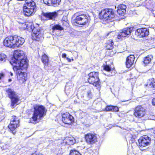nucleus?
<instances>
[{
	"instance_id": "1",
	"label": "nucleus",
	"mask_w": 155,
	"mask_h": 155,
	"mask_svg": "<svg viewBox=\"0 0 155 155\" xmlns=\"http://www.w3.org/2000/svg\"><path fill=\"white\" fill-rule=\"evenodd\" d=\"M13 56L10 63L13 66L18 79L24 82L27 79V74L24 71L28 66L26 58L24 51L21 50L15 51Z\"/></svg>"
},
{
	"instance_id": "2",
	"label": "nucleus",
	"mask_w": 155,
	"mask_h": 155,
	"mask_svg": "<svg viewBox=\"0 0 155 155\" xmlns=\"http://www.w3.org/2000/svg\"><path fill=\"white\" fill-rule=\"evenodd\" d=\"M25 41L24 38L18 35L9 36L4 40L3 44L5 46L13 48L21 45Z\"/></svg>"
},
{
	"instance_id": "3",
	"label": "nucleus",
	"mask_w": 155,
	"mask_h": 155,
	"mask_svg": "<svg viewBox=\"0 0 155 155\" xmlns=\"http://www.w3.org/2000/svg\"><path fill=\"white\" fill-rule=\"evenodd\" d=\"M22 25L25 29L32 31V36L34 39L38 41L43 38V34L39 28L35 27L31 23H24L22 24Z\"/></svg>"
},
{
	"instance_id": "4",
	"label": "nucleus",
	"mask_w": 155,
	"mask_h": 155,
	"mask_svg": "<svg viewBox=\"0 0 155 155\" xmlns=\"http://www.w3.org/2000/svg\"><path fill=\"white\" fill-rule=\"evenodd\" d=\"M23 7V11L25 15L29 16L35 13L36 11V6L33 0H26Z\"/></svg>"
},
{
	"instance_id": "5",
	"label": "nucleus",
	"mask_w": 155,
	"mask_h": 155,
	"mask_svg": "<svg viewBox=\"0 0 155 155\" xmlns=\"http://www.w3.org/2000/svg\"><path fill=\"white\" fill-rule=\"evenodd\" d=\"M34 111L33 116L30 121L31 122V120L33 121H36L38 117L39 119L42 117L46 114V110L45 107L42 105H36L34 107Z\"/></svg>"
},
{
	"instance_id": "6",
	"label": "nucleus",
	"mask_w": 155,
	"mask_h": 155,
	"mask_svg": "<svg viewBox=\"0 0 155 155\" xmlns=\"http://www.w3.org/2000/svg\"><path fill=\"white\" fill-rule=\"evenodd\" d=\"M88 82L93 84L98 89L101 87V82L99 78V73L97 72H92L88 74Z\"/></svg>"
},
{
	"instance_id": "7",
	"label": "nucleus",
	"mask_w": 155,
	"mask_h": 155,
	"mask_svg": "<svg viewBox=\"0 0 155 155\" xmlns=\"http://www.w3.org/2000/svg\"><path fill=\"white\" fill-rule=\"evenodd\" d=\"M100 18L102 20L105 21L112 20L115 17V14L111 9H106L102 10L99 14Z\"/></svg>"
},
{
	"instance_id": "8",
	"label": "nucleus",
	"mask_w": 155,
	"mask_h": 155,
	"mask_svg": "<svg viewBox=\"0 0 155 155\" xmlns=\"http://www.w3.org/2000/svg\"><path fill=\"white\" fill-rule=\"evenodd\" d=\"M5 91L9 98L11 99V106L14 107L15 104H17L19 101V97L18 95L16 94L13 90L11 88H7Z\"/></svg>"
},
{
	"instance_id": "9",
	"label": "nucleus",
	"mask_w": 155,
	"mask_h": 155,
	"mask_svg": "<svg viewBox=\"0 0 155 155\" xmlns=\"http://www.w3.org/2000/svg\"><path fill=\"white\" fill-rule=\"evenodd\" d=\"M90 18V16L87 15H80L76 17L74 20V23L79 25H84L88 22Z\"/></svg>"
},
{
	"instance_id": "10",
	"label": "nucleus",
	"mask_w": 155,
	"mask_h": 155,
	"mask_svg": "<svg viewBox=\"0 0 155 155\" xmlns=\"http://www.w3.org/2000/svg\"><path fill=\"white\" fill-rule=\"evenodd\" d=\"M19 119L18 117L15 116H12L11 119L10 124L8 127L14 134L15 133V130L19 126Z\"/></svg>"
},
{
	"instance_id": "11",
	"label": "nucleus",
	"mask_w": 155,
	"mask_h": 155,
	"mask_svg": "<svg viewBox=\"0 0 155 155\" xmlns=\"http://www.w3.org/2000/svg\"><path fill=\"white\" fill-rule=\"evenodd\" d=\"M146 113V110L144 107L141 105L136 107L134 111V115L137 118H141L144 116Z\"/></svg>"
},
{
	"instance_id": "12",
	"label": "nucleus",
	"mask_w": 155,
	"mask_h": 155,
	"mask_svg": "<svg viewBox=\"0 0 155 155\" xmlns=\"http://www.w3.org/2000/svg\"><path fill=\"white\" fill-rule=\"evenodd\" d=\"M151 140V138L147 135L140 137L138 140L139 146L144 147L148 145L150 143Z\"/></svg>"
},
{
	"instance_id": "13",
	"label": "nucleus",
	"mask_w": 155,
	"mask_h": 155,
	"mask_svg": "<svg viewBox=\"0 0 155 155\" xmlns=\"http://www.w3.org/2000/svg\"><path fill=\"white\" fill-rule=\"evenodd\" d=\"M133 29V27H127L124 28L119 33L117 36V38L118 39H122V38L130 35L132 32L134 31Z\"/></svg>"
},
{
	"instance_id": "14",
	"label": "nucleus",
	"mask_w": 155,
	"mask_h": 155,
	"mask_svg": "<svg viewBox=\"0 0 155 155\" xmlns=\"http://www.w3.org/2000/svg\"><path fill=\"white\" fill-rule=\"evenodd\" d=\"M136 35L140 37H143L147 36L149 34V30L147 28H138L135 31Z\"/></svg>"
},
{
	"instance_id": "15",
	"label": "nucleus",
	"mask_w": 155,
	"mask_h": 155,
	"mask_svg": "<svg viewBox=\"0 0 155 155\" xmlns=\"http://www.w3.org/2000/svg\"><path fill=\"white\" fill-rule=\"evenodd\" d=\"M62 116V121L65 124L70 125L74 121L73 117L68 113H64Z\"/></svg>"
},
{
	"instance_id": "16",
	"label": "nucleus",
	"mask_w": 155,
	"mask_h": 155,
	"mask_svg": "<svg viewBox=\"0 0 155 155\" xmlns=\"http://www.w3.org/2000/svg\"><path fill=\"white\" fill-rule=\"evenodd\" d=\"M85 139L86 142L89 144H92L97 141L96 134L92 133H88L85 135Z\"/></svg>"
},
{
	"instance_id": "17",
	"label": "nucleus",
	"mask_w": 155,
	"mask_h": 155,
	"mask_svg": "<svg viewBox=\"0 0 155 155\" xmlns=\"http://www.w3.org/2000/svg\"><path fill=\"white\" fill-rule=\"evenodd\" d=\"M43 16L49 20H54L58 16V13L56 12H43Z\"/></svg>"
},
{
	"instance_id": "18",
	"label": "nucleus",
	"mask_w": 155,
	"mask_h": 155,
	"mask_svg": "<svg viewBox=\"0 0 155 155\" xmlns=\"http://www.w3.org/2000/svg\"><path fill=\"white\" fill-rule=\"evenodd\" d=\"M51 28L54 34L57 35H59L61 33V31L64 29L59 24L52 25Z\"/></svg>"
},
{
	"instance_id": "19",
	"label": "nucleus",
	"mask_w": 155,
	"mask_h": 155,
	"mask_svg": "<svg viewBox=\"0 0 155 155\" xmlns=\"http://www.w3.org/2000/svg\"><path fill=\"white\" fill-rule=\"evenodd\" d=\"M134 56L133 55H130L127 58L126 64L128 68L134 66Z\"/></svg>"
},
{
	"instance_id": "20",
	"label": "nucleus",
	"mask_w": 155,
	"mask_h": 155,
	"mask_svg": "<svg viewBox=\"0 0 155 155\" xmlns=\"http://www.w3.org/2000/svg\"><path fill=\"white\" fill-rule=\"evenodd\" d=\"M142 5L148 9H152L155 7V3L152 0H146Z\"/></svg>"
},
{
	"instance_id": "21",
	"label": "nucleus",
	"mask_w": 155,
	"mask_h": 155,
	"mask_svg": "<svg viewBox=\"0 0 155 155\" xmlns=\"http://www.w3.org/2000/svg\"><path fill=\"white\" fill-rule=\"evenodd\" d=\"M126 6L124 4L119 5L117 7V12L118 15L120 16H123L126 12Z\"/></svg>"
},
{
	"instance_id": "22",
	"label": "nucleus",
	"mask_w": 155,
	"mask_h": 155,
	"mask_svg": "<svg viewBox=\"0 0 155 155\" xmlns=\"http://www.w3.org/2000/svg\"><path fill=\"white\" fill-rule=\"evenodd\" d=\"M45 4L48 6H56L59 5L61 0H43Z\"/></svg>"
},
{
	"instance_id": "23",
	"label": "nucleus",
	"mask_w": 155,
	"mask_h": 155,
	"mask_svg": "<svg viewBox=\"0 0 155 155\" xmlns=\"http://www.w3.org/2000/svg\"><path fill=\"white\" fill-rule=\"evenodd\" d=\"M154 79L153 78L149 79L147 81V84L146 85V86L152 88L151 90L153 91V94L155 92V82Z\"/></svg>"
},
{
	"instance_id": "24",
	"label": "nucleus",
	"mask_w": 155,
	"mask_h": 155,
	"mask_svg": "<svg viewBox=\"0 0 155 155\" xmlns=\"http://www.w3.org/2000/svg\"><path fill=\"white\" fill-rule=\"evenodd\" d=\"M152 58L153 56L152 55H148L144 58V60L143 61V63L145 65L149 64L151 62Z\"/></svg>"
},
{
	"instance_id": "25",
	"label": "nucleus",
	"mask_w": 155,
	"mask_h": 155,
	"mask_svg": "<svg viewBox=\"0 0 155 155\" xmlns=\"http://www.w3.org/2000/svg\"><path fill=\"white\" fill-rule=\"evenodd\" d=\"M42 62L45 66L48 65L49 59L47 56L45 54L43 55L41 58Z\"/></svg>"
},
{
	"instance_id": "26",
	"label": "nucleus",
	"mask_w": 155,
	"mask_h": 155,
	"mask_svg": "<svg viewBox=\"0 0 155 155\" xmlns=\"http://www.w3.org/2000/svg\"><path fill=\"white\" fill-rule=\"evenodd\" d=\"M76 142L75 139L73 137H68L67 139L66 143L68 145H72Z\"/></svg>"
},
{
	"instance_id": "27",
	"label": "nucleus",
	"mask_w": 155,
	"mask_h": 155,
	"mask_svg": "<svg viewBox=\"0 0 155 155\" xmlns=\"http://www.w3.org/2000/svg\"><path fill=\"white\" fill-rule=\"evenodd\" d=\"M106 44V46L107 49L110 50H112V48H113V46L114 45V43L113 42L112 40H111V41H108Z\"/></svg>"
},
{
	"instance_id": "28",
	"label": "nucleus",
	"mask_w": 155,
	"mask_h": 155,
	"mask_svg": "<svg viewBox=\"0 0 155 155\" xmlns=\"http://www.w3.org/2000/svg\"><path fill=\"white\" fill-rule=\"evenodd\" d=\"M7 57L6 55L3 53H0V62L3 63L5 61Z\"/></svg>"
},
{
	"instance_id": "29",
	"label": "nucleus",
	"mask_w": 155,
	"mask_h": 155,
	"mask_svg": "<svg viewBox=\"0 0 155 155\" xmlns=\"http://www.w3.org/2000/svg\"><path fill=\"white\" fill-rule=\"evenodd\" d=\"M70 155H81L77 150H71L70 152Z\"/></svg>"
},
{
	"instance_id": "30",
	"label": "nucleus",
	"mask_w": 155,
	"mask_h": 155,
	"mask_svg": "<svg viewBox=\"0 0 155 155\" xmlns=\"http://www.w3.org/2000/svg\"><path fill=\"white\" fill-rule=\"evenodd\" d=\"M104 70L108 72H110L112 71L111 67L108 65L106 64L105 65H104Z\"/></svg>"
},
{
	"instance_id": "31",
	"label": "nucleus",
	"mask_w": 155,
	"mask_h": 155,
	"mask_svg": "<svg viewBox=\"0 0 155 155\" xmlns=\"http://www.w3.org/2000/svg\"><path fill=\"white\" fill-rule=\"evenodd\" d=\"M113 106H108L106 107L105 110L107 111H112Z\"/></svg>"
},
{
	"instance_id": "32",
	"label": "nucleus",
	"mask_w": 155,
	"mask_h": 155,
	"mask_svg": "<svg viewBox=\"0 0 155 155\" xmlns=\"http://www.w3.org/2000/svg\"><path fill=\"white\" fill-rule=\"evenodd\" d=\"M10 147L7 144H5L2 147V149L6 150V149H10Z\"/></svg>"
},
{
	"instance_id": "33",
	"label": "nucleus",
	"mask_w": 155,
	"mask_h": 155,
	"mask_svg": "<svg viewBox=\"0 0 155 155\" xmlns=\"http://www.w3.org/2000/svg\"><path fill=\"white\" fill-rule=\"evenodd\" d=\"M115 32L114 31H110L107 34V36H109V35H110L112 36H114V35Z\"/></svg>"
},
{
	"instance_id": "34",
	"label": "nucleus",
	"mask_w": 155,
	"mask_h": 155,
	"mask_svg": "<svg viewBox=\"0 0 155 155\" xmlns=\"http://www.w3.org/2000/svg\"><path fill=\"white\" fill-rule=\"evenodd\" d=\"M119 110L118 108L116 106H113L112 111L117 112Z\"/></svg>"
},
{
	"instance_id": "35",
	"label": "nucleus",
	"mask_w": 155,
	"mask_h": 155,
	"mask_svg": "<svg viewBox=\"0 0 155 155\" xmlns=\"http://www.w3.org/2000/svg\"><path fill=\"white\" fill-rule=\"evenodd\" d=\"M87 96L88 99L91 98V93L90 91L87 92Z\"/></svg>"
},
{
	"instance_id": "36",
	"label": "nucleus",
	"mask_w": 155,
	"mask_h": 155,
	"mask_svg": "<svg viewBox=\"0 0 155 155\" xmlns=\"http://www.w3.org/2000/svg\"><path fill=\"white\" fill-rule=\"evenodd\" d=\"M4 77V74L3 73H1L0 74V80H1Z\"/></svg>"
},
{
	"instance_id": "37",
	"label": "nucleus",
	"mask_w": 155,
	"mask_h": 155,
	"mask_svg": "<svg viewBox=\"0 0 155 155\" xmlns=\"http://www.w3.org/2000/svg\"><path fill=\"white\" fill-rule=\"evenodd\" d=\"M152 104L153 105H155V98H153L152 100Z\"/></svg>"
},
{
	"instance_id": "38",
	"label": "nucleus",
	"mask_w": 155,
	"mask_h": 155,
	"mask_svg": "<svg viewBox=\"0 0 155 155\" xmlns=\"http://www.w3.org/2000/svg\"><path fill=\"white\" fill-rule=\"evenodd\" d=\"M62 56L63 58H66V54L65 53L63 54L62 55Z\"/></svg>"
},
{
	"instance_id": "39",
	"label": "nucleus",
	"mask_w": 155,
	"mask_h": 155,
	"mask_svg": "<svg viewBox=\"0 0 155 155\" xmlns=\"http://www.w3.org/2000/svg\"><path fill=\"white\" fill-rule=\"evenodd\" d=\"M66 59L69 62H71V60L68 57L66 58Z\"/></svg>"
},
{
	"instance_id": "40",
	"label": "nucleus",
	"mask_w": 155,
	"mask_h": 155,
	"mask_svg": "<svg viewBox=\"0 0 155 155\" xmlns=\"http://www.w3.org/2000/svg\"><path fill=\"white\" fill-rule=\"evenodd\" d=\"M152 13L153 15L155 17V10L153 11Z\"/></svg>"
},
{
	"instance_id": "41",
	"label": "nucleus",
	"mask_w": 155,
	"mask_h": 155,
	"mask_svg": "<svg viewBox=\"0 0 155 155\" xmlns=\"http://www.w3.org/2000/svg\"><path fill=\"white\" fill-rule=\"evenodd\" d=\"M2 26V25L1 24H0V30H2V27H1Z\"/></svg>"
},
{
	"instance_id": "42",
	"label": "nucleus",
	"mask_w": 155,
	"mask_h": 155,
	"mask_svg": "<svg viewBox=\"0 0 155 155\" xmlns=\"http://www.w3.org/2000/svg\"><path fill=\"white\" fill-rule=\"evenodd\" d=\"M10 75L12 76H13V73L11 72H10Z\"/></svg>"
},
{
	"instance_id": "43",
	"label": "nucleus",
	"mask_w": 155,
	"mask_h": 155,
	"mask_svg": "<svg viewBox=\"0 0 155 155\" xmlns=\"http://www.w3.org/2000/svg\"><path fill=\"white\" fill-rule=\"evenodd\" d=\"M12 81V79H9L8 80V81L9 82H11Z\"/></svg>"
},
{
	"instance_id": "44",
	"label": "nucleus",
	"mask_w": 155,
	"mask_h": 155,
	"mask_svg": "<svg viewBox=\"0 0 155 155\" xmlns=\"http://www.w3.org/2000/svg\"><path fill=\"white\" fill-rule=\"evenodd\" d=\"M132 141L133 142L134 141V138H131Z\"/></svg>"
},
{
	"instance_id": "45",
	"label": "nucleus",
	"mask_w": 155,
	"mask_h": 155,
	"mask_svg": "<svg viewBox=\"0 0 155 155\" xmlns=\"http://www.w3.org/2000/svg\"><path fill=\"white\" fill-rule=\"evenodd\" d=\"M112 73H111V74H109V75L110 76H112Z\"/></svg>"
},
{
	"instance_id": "46",
	"label": "nucleus",
	"mask_w": 155,
	"mask_h": 155,
	"mask_svg": "<svg viewBox=\"0 0 155 155\" xmlns=\"http://www.w3.org/2000/svg\"><path fill=\"white\" fill-rule=\"evenodd\" d=\"M124 18V17H121L120 18V19H123Z\"/></svg>"
},
{
	"instance_id": "47",
	"label": "nucleus",
	"mask_w": 155,
	"mask_h": 155,
	"mask_svg": "<svg viewBox=\"0 0 155 155\" xmlns=\"http://www.w3.org/2000/svg\"><path fill=\"white\" fill-rule=\"evenodd\" d=\"M32 155H35V154H33Z\"/></svg>"
},
{
	"instance_id": "48",
	"label": "nucleus",
	"mask_w": 155,
	"mask_h": 155,
	"mask_svg": "<svg viewBox=\"0 0 155 155\" xmlns=\"http://www.w3.org/2000/svg\"><path fill=\"white\" fill-rule=\"evenodd\" d=\"M72 61H73V60H73V59H72Z\"/></svg>"
},
{
	"instance_id": "49",
	"label": "nucleus",
	"mask_w": 155,
	"mask_h": 155,
	"mask_svg": "<svg viewBox=\"0 0 155 155\" xmlns=\"http://www.w3.org/2000/svg\"><path fill=\"white\" fill-rule=\"evenodd\" d=\"M154 133L155 134V132H154Z\"/></svg>"
}]
</instances>
